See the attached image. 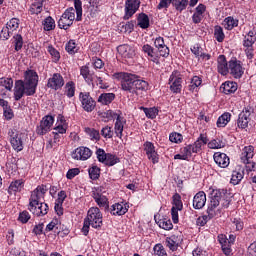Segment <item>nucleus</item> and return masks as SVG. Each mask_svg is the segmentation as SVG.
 Segmentation results:
<instances>
[{"mask_svg": "<svg viewBox=\"0 0 256 256\" xmlns=\"http://www.w3.org/2000/svg\"><path fill=\"white\" fill-rule=\"evenodd\" d=\"M39 84V75L35 70H27L24 73V80H17L14 87V99L20 101L23 95L27 97L33 96L37 93V85Z\"/></svg>", "mask_w": 256, "mask_h": 256, "instance_id": "nucleus-1", "label": "nucleus"}, {"mask_svg": "<svg viewBox=\"0 0 256 256\" xmlns=\"http://www.w3.org/2000/svg\"><path fill=\"white\" fill-rule=\"evenodd\" d=\"M45 193H47V186L45 185L37 186V188L31 192L28 210L33 215H36V217L47 215L49 211V205L43 202Z\"/></svg>", "mask_w": 256, "mask_h": 256, "instance_id": "nucleus-2", "label": "nucleus"}, {"mask_svg": "<svg viewBox=\"0 0 256 256\" xmlns=\"http://www.w3.org/2000/svg\"><path fill=\"white\" fill-rule=\"evenodd\" d=\"M74 7L75 9L73 7L66 9L62 14L58 20L59 29H69V27L73 25V21H75V13L76 21L83 19V2H81V0H74Z\"/></svg>", "mask_w": 256, "mask_h": 256, "instance_id": "nucleus-3", "label": "nucleus"}, {"mask_svg": "<svg viewBox=\"0 0 256 256\" xmlns=\"http://www.w3.org/2000/svg\"><path fill=\"white\" fill-rule=\"evenodd\" d=\"M89 227H93V229H101L103 227V213L97 207L89 208L82 227L83 235H89Z\"/></svg>", "mask_w": 256, "mask_h": 256, "instance_id": "nucleus-4", "label": "nucleus"}, {"mask_svg": "<svg viewBox=\"0 0 256 256\" xmlns=\"http://www.w3.org/2000/svg\"><path fill=\"white\" fill-rule=\"evenodd\" d=\"M116 77L120 80L122 91H126V93L135 94L136 75L126 72H120L116 74Z\"/></svg>", "mask_w": 256, "mask_h": 256, "instance_id": "nucleus-5", "label": "nucleus"}, {"mask_svg": "<svg viewBox=\"0 0 256 256\" xmlns=\"http://www.w3.org/2000/svg\"><path fill=\"white\" fill-rule=\"evenodd\" d=\"M107 115L109 117L113 118L115 120L114 124V133L118 139H123V129H125V125H127V119L121 115V112H115L112 110H109L107 112Z\"/></svg>", "mask_w": 256, "mask_h": 256, "instance_id": "nucleus-6", "label": "nucleus"}, {"mask_svg": "<svg viewBox=\"0 0 256 256\" xmlns=\"http://www.w3.org/2000/svg\"><path fill=\"white\" fill-rule=\"evenodd\" d=\"M253 157H255V147L251 145L244 147L240 159L246 165V171L248 172L255 171L256 169V163L253 162Z\"/></svg>", "mask_w": 256, "mask_h": 256, "instance_id": "nucleus-7", "label": "nucleus"}, {"mask_svg": "<svg viewBox=\"0 0 256 256\" xmlns=\"http://www.w3.org/2000/svg\"><path fill=\"white\" fill-rule=\"evenodd\" d=\"M168 85L172 93H181L183 89V77L181 76V72L174 70L169 77Z\"/></svg>", "mask_w": 256, "mask_h": 256, "instance_id": "nucleus-8", "label": "nucleus"}, {"mask_svg": "<svg viewBox=\"0 0 256 256\" xmlns=\"http://www.w3.org/2000/svg\"><path fill=\"white\" fill-rule=\"evenodd\" d=\"M229 68L228 73L233 76L234 79H241L245 73V68H243V63L237 58H231L228 62Z\"/></svg>", "mask_w": 256, "mask_h": 256, "instance_id": "nucleus-9", "label": "nucleus"}, {"mask_svg": "<svg viewBox=\"0 0 256 256\" xmlns=\"http://www.w3.org/2000/svg\"><path fill=\"white\" fill-rule=\"evenodd\" d=\"M97 159L100 163L107 165V167H113L119 163V157L111 153H105V150L99 148L96 151Z\"/></svg>", "mask_w": 256, "mask_h": 256, "instance_id": "nucleus-10", "label": "nucleus"}, {"mask_svg": "<svg viewBox=\"0 0 256 256\" xmlns=\"http://www.w3.org/2000/svg\"><path fill=\"white\" fill-rule=\"evenodd\" d=\"M117 51L126 63H133V59H135V55H137L135 47L129 44L118 46Z\"/></svg>", "mask_w": 256, "mask_h": 256, "instance_id": "nucleus-11", "label": "nucleus"}, {"mask_svg": "<svg viewBox=\"0 0 256 256\" xmlns=\"http://www.w3.org/2000/svg\"><path fill=\"white\" fill-rule=\"evenodd\" d=\"M53 123H55V118L51 115L45 116L41 122L40 125L36 129V133L38 135H45L51 131V127H53Z\"/></svg>", "mask_w": 256, "mask_h": 256, "instance_id": "nucleus-12", "label": "nucleus"}, {"mask_svg": "<svg viewBox=\"0 0 256 256\" xmlns=\"http://www.w3.org/2000/svg\"><path fill=\"white\" fill-rule=\"evenodd\" d=\"M8 134L10 135L12 149L17 151V153H19V151H23V134L15 130H10Z\"/></svg>", "mask_w": 256, "mask_h": 256, "instance_id": "nucleus-13", "label": "nucleus"}, {"mask_svg": "<svg viewBox=\"0 0 256 256\" xmlns=\"http://www.w3.org/2000/svg\"><path fill=\"white\" fill-rule=\"evenodd\" d=\"M144 151L146 153L147 159L152 161L153 165L159 163V154L155 149V144L153 142L146 141L143 145Z\"/></svg>", "mask_w": 256, "mask_h": 256, "instance_id": "nucleus-14", "label": "nucleus"}, {"mask_svg": "<svg viewBox=\"0 0 256 256\" xmlns=\"http://www.w3.org/2000/svg\"><path fill=\"white\" fill-rule=\"evenodd\" d=\"M79 99L82 103L84 111H87V113H91V111L95 109V100H93L88 92H80Z\"/></svg>", "mask_w": 256, "mask_h": 256, "instance_id": "nucleus-15", "label": "nucleus"}, {"mask_svg": "<svg viewBox=\"0 0 256 256\" xmlns=\"http://www.w3.org/2000/svg\"><path fill=\"white\" fill-rule=\"evenodd\" d=\"M63 85H65V79L60 73H54L47 82L48 89H53L54 91H59Z\"/></svg>", "mask_w": 256, "mask_h": 256, "instance_id": "nucleus-16", "label": "nucleus"}, {"mask_svg": "<svg viewBox=\"0 0 256 256\" xmlns=\"http://www.w3.org/2000/svg\"><path fill=\"white\" fill-rule=\"evenodd\" d=\"M141 0H126L124 19H131L139 9Z\"/></svg>", "mask_w": 256, "mask_h": 256, "instance_id": "nucleus-17", "label": "nucleus"}, {"mask_svg": "<svg viewBox=\"0 0 256 256\" xmlns=\"http://www.w3.org/2000/svg\"><path fill=\"white\" fill-rule=\"evenodd\" d=\"M142 52L144 55H146L148 61H152V63H156V65H159V59L161 55L159 54L158 50H155L153 46L149 44H144L142 46Z\"/></svg>", "mask_w": 256, "mask_h": 256, "instance_id": "nucleus-18", "label": "nucleus"}, {"mask_svg": "<svg viewBox=\"0 0 256 256\" xmlns=\"http://www.w3.org/2000/svg\"><path fill=\"white\" fill-rule=\"evenodd\" d=\"M249 121H251V108L246 107L238 116L237 125L239 129H247Z\"/></svg>", "mask_w": 256, "mask_h": 256, "instance_id": "nucleus-19", "label": "nucleus"}, {"mask_svg": "<svg viewBox=\"0 0 256 256\" xmlns=\"http://www.w3.org/2000/svg\"><path fill=\"white\" fill-rule=\"evenodd\" d=\"M191 53L200 61L201 63L209 61L211 59V54L203 52V47L201 44L196 43L190 48Z\"/></svg>", "mask_w": 256, "mask_h": 256, "instance_id": "nucleus-20", "label": "nucleus"}, {"mask_svg": "<svg viewBox=\"0 0 256 256\" xmlns=\"http://www.w3.org/2000/svg\"><path fill=\"white\" fill-rule=\"evenodd\" d=\"M93 155L91 149L87 147H78L72 153V159H77V161H87Z\"/></svg>", "mask_w": 256, "mask_h": 256, "instance_id": "nucleus-21", "label": "nucleus"}, {"mask_svg": "<svg viewBox=\"0 0 256 256\" xmlns=\"http://www.w3.org/2000/svg\"><path fill=\"white\" fill-rule=\"evenodd\" d=\"M154 46L157 48V51L160 55V57H169V47L165 45V39L161 36H158L154 39Z\"/></svg>", "mask_w": 256, "mask_h": 256, "instance_id": "nucleus-22", "label": "nucleus"}, {"mask_svg": "<svg viewBox=\"0 0 256 256\" xmlns=\"http://www.w3.org/2000/svg\"><path fill=\"white\" fill-rule=\"evenodd\" d=\"M195 153L191 144L180 148V153L174 156V159H180V161H189L190 157Z\"/></svg>", "mask_w": 256, "mask_h": 256, "instance_id": "nucleus-23", "label": "nucleus"}, {"mask_svg": "<svg viewBox=\"0 0 256 256\" xmlns=\"http://www.w3.org/2000/svg\"><path fill=\"white\" fill-rule=\"evenodd\" d=\"M69 125L67 124V120H65V116L59 114L57 116L56 126L54 127V132L59 133L60 135H65L67 133V128Z\"/></svg>", "mask_w": 256, "mask_h": 256, "instance_id": "nucleus-24", "label": "nucleus"}, {"mask_svg": "<svg viewBox=\"0 0 256 256\" xmlns=\"http://www.w3.org/2000/svg\"><path fill=\"white\" fill-rule=\"evenodd\" d=\"M214 161L218 167H221V169H226V167H229L230 159L225 153L215 152Z\"/></svg>", "mask_w": 256, "mask_h": 256, "instance_id": "nucleus-25", "label": "nucleus"}, {"mask_svg": "<svg viewBox=\"0 0 256 256\" xmlns=\"http://www.w3.org/2000/svg\"><path fill=\"white\" fill-rule=\"evenodd\" d=\"M92 197L94 201L97 203L100 207H109V200L107 199V196L101 194L100 189H95L92 192Z\"/></svg>", "mask_w": 256, "mask_h": 256, "instance_id": "nucleus-26", "label": "nucleus"}, {"mask_svg": "<svg viewBox=\"0 0 256 256\" xmlns=\"http://www.w3.org/2000/svg\"><path fill=\"white\" fill-rule=\"evenodd\" d=\"M207 203V195L203 191H199L193 198L194 209H203Z\"/></svg>", "mask_w": 256, "mask_h": 256, "instance_id": "nucleus-27", "label": "nucleus"}, {"mask_svg": "<svg viewBox=\"0 0 256 256\" xmlns=\"http://www.w3.org/2000/svg\"><path fill=\"white\" fill-rule=\"evenodd\" d=\"M129 211V205L126 203H115L110 207L111 215H125Z\"/></svg>", "mask_w": 256, "mask_h": 256, "instance_id": "nucleus-28", "label": "nucleus"}, {"mask_svg": "<svg viewBox=\"0 0 256 256\" xmlns=\"http://www.w3.org/2000/svg\"><path fill=\"white\" fill-rule=\"evenodd\" d=\"M208 143L209 138H207V134H200L197 140L193 144H191L192 149H194V153H201L204 145H207Z\"/></svg>", "mask_w": 256, "mask_h": 256, "instance_id": "nucleus-29", "label": "nucleus"}, {"mask_svg": "<svg viewBox=\"0 0 256 256\" xmlns=\"http://www.w3.org/2000/svg\"><path fill=\"white\" fill-rule=\"evenodd\" d=\"M217 69L220 75H227L229 73V62H227L225 55L218 56Z\"/></svg>", "mask_w": 256, "mask_h": 256, "instance_id": "nucleus-30", "label": "nucleus"}, {"mask_svg": "<svg viewBox=\"0 0 256 256\" xmlns=\"http://www.w3.org/2000/svg\"><path fill=\"white\" fill-rule=\"evenodd\" d=\"M80 75L83 77L84 81L88 83V85H93L95 81V74L91 73L88 66H82L80 68Z\"/></svg>", "mask_w": 256, "mask_h": 256, "instance_id": "nucleus-31", "label": "nucleus"}, {"mask_svg": "<svg viewBox=\"0 0 256 256\" xmlns=\"http://www.w3.org/2000/svg\"><path fill=\"white\" fill-rule=\"evenodd\" d=\"M243 177H245V172L243 168L238 167L232 172L230 183H232V185H239V183L243 181Z\"/></svg>", "mask_w": 256, "mask_h": 256, "instance_id": "nucleus-32", "label": "nucleus"}, {"mask_svg": "<svg viewBox=\"0 0 256 256\" xmlns=\"http://www.w3.org/2000/svg\"><path fill=\"white\" fill-rule=\"evenodd\" d=\"M222 25L227 31H233L235 27H239V19L234 18L233 16H228L223 20Z\"/></svg>", "mask_w": 256, "mask_h": 256, "instance_id": "nucleus-33", "label": "nucleus"}, {"mask_svg": "<svg viewBox=\"0 0 256 256\" xmlns=\"http://www.w3.org/2000/svg\"><path fill=\"white\" fill-rule=\"evenodd\" d=\"M23 187H25V180L24 179H18L15 181H12L8 191L9 193H19L23 191Z\"/></svg>", "mask_w": 256, "mask_h": 256, "instance_id": "nucleus-34", "label": "nucleus"}, {"mask_svg": "<svg viewBox=\"0 0 256 256\" xmlns=\"http://www.w3.org/2000/svg\"><path fill=\"white\" fill-rule=\"evenodd\" d=\"M179 236L172 235L166 238V247L170 249V251H177L179 249Z\"/></svg>", "mask_w": 256, "mask_h": 256, "instance_id": "nucleus-35", "label": "nucleus"}, {"mask_svg": "<svg viewBox=\"0 0 256 256\" xmlns=\"http://www.w3.org/2000/svg\"><path fill=\"white\" fill-rule=\"evenodd\" d=\"M137 25L140 29H149L150 21L149 16L145 13H140L137 16Z\"/></svg>", "mask_w": 256, "mask_h": 256, "instance_id": "nucleus-36", "label": "nucleus"}, {"mask_svg": "<svg viewBox=\"0 0 256 256\" xmlns=\"http://www.w3.org/2000/svg\"><path fill=\"white\" fill-rule=\"evenodd\" d=\"M203 80L199 76H194L191 79L190 84L188 85V90H190L191 93H199V86L202 85Z\"/></svg>", "mask_w": 256, "mask_h": 256, "instance_id": "nucleus-37", "label": "nucleus"}, {"mask_svg": "<svg viewBox=\"0 0 256 256\" xmlns=\"http://www.w3.org/2000/svg\"><path fill=\"white\" fill-rule=\"evenodd\" d=\"M221 89L225 95H231L237 91V83L227 81L222 84Z\"/></svg>", "mask_w": 256, "mask_h": 256, "instance_id": "nucleus-38", "label": "nucleus"}, {"mask_svg": "<svg viewBox=\"0 0 256 256\" xmlns=\"http://www.w3.org/2000/svg\"><path fill=\"white\" fill-rule=\"evenodd\" d=\"M255 41H256V32L253 30H250L248 34L244 37L243 47H253V45H255Z\"/></svg>", "mask_w": 256, "mask_h": 256, "instance_id": "nucleus-39", "label": "nucleus"}, {"mask_svg": "<svg viewBox=\"0 0 256 256\" xmlns=\"http://www.w3.org/2000/svg\"><path fill=\"white\" fill-rule=\"evenodd\" d=\"M75 91H76L75 82L68 81L64 86V95H66L68 99H71L72 97H75Z\"/></svg>", "mask_w": 256, "mask_h": 256, "instance_id": "nucleus-40", "label": "nucleus"}, {"mask_svg": "<svg viewBox=\"0 0 256 256\" xmlns=\"http://www.w3.org/2000/svg\"><path fill=\"white\" fill-rule=\"evenodd\" d=\"M219 204L215 201H210V204L208 205L207 213L209 219H213V217H216V215H219Z\"/></svg>", "mask_w": 256, "mask_h": 256, "instance_id": "nucleus-41", "label": "nucleus"}, {"mask_svg": "<svg viewBox=\"0 0 256 256\" xmlns=\"http://www.w3.org/2000/svg\"><path fill=\"white\" fill-rule=\"evenodd\" d=\"M189 5V0H172V6L179 12L183 13Z\"/></svg>", "mask_w": 256, "mask_h": 256, "instance_id": "nucleus-42", "label": "nucleus"}, {"mask_svg": "<svg viewBox=\"0 0 256 256\" xmlns=\"http://www.w3.org/2000/svg\"><path fill=\"white\" fill-rule=\"evenodd\" d=\"M134 87L135 93H137V91H147L149 89V83L145 80H140L139 77L136 76Z\"/></svg>", "mask_w": 256, "mask_h": 256, "instance_id": "nucleus-43", "label": "nucleus"}, {"mask_svg": "<svg viewBox=\"0 0 256 256\" xmlns=\"http://www.w3.org/2000/svg\"><path fill=\"white\" fill-rule=\"evenodd\" d=\"M115 99V95L113 93H103L98 98V103H102V105H109V103H113Z\"/></svg>", "mask_w": 256, "mask_h": 256, "instance_id": "nucleus-44", "label": "nucleus"}, {"mask_svg": "<svg viewBox=\"0 0 256 256\" xmlns=\"http://www.w3.org/2000/svg\"><path fill=\"white\" fill-rule=\"evenodd\" d=\"M46 51L51 55L53 63H57L59 59H61V54L55 49V47H53V45H48L46 47Z\"/></svg>", "mask_w": 256, "mask_h": 256, "instance_id": "nucleus-45", "label": "nucleus"}, {"mask_svg": "<svg viewBox=\"0 0 256 256\" xmlns=\"http://www.w3.org/2000/svg\"><path fill=\"white\" fill-rule=\"evenodd\" d=\"M12 44L14 45L15 51H21V49H23V36H21V34L14 35Z\"/></svg>", "mask_w": 256, "mask_h": 256, "instance_id": "nucleus-46", "label": "nucleus"}, {"mask_svg": "<svg viewBox=\"0 0 256 256\" xmlns=\"http://www.w3.org/2000/svg\"><path fill=\"white\" fill-rule=\"evenodd\" d=\"M214 37L218 43H223V41H225V32H223V27L219 25L214 27Z\"/></svg>", "mask_w": 256, "mask_h": 256, "instance_id": "nucleus-47", "label": "nucleus"}, {"mask_svg": "<svg viewBox=\"0 0 256 256\" xmlns=\"http://www.w3.org/2000/svg\"><path fill=\"white\" fill-rule=\"evenodd\" d=\"M88 173H89L90 179L95 181L96 179H99L101 175V168H99V166L97 165H92V167L89 168Z\"/></svg>", "mask_w": 256, "mask_h": 256, "instance_id": "nucleus-48", "label": "nucleus"}, {"mask_svg": "<svg viewBox=\"0 0 256 256\" xmlns=\"http://www.w3.org/2000/svg\"><path fill=\"white\" fill-rule=\"evenodd\" d=\"M230 121H231V114L224 113L218 118L216 125L217 127H225L227 123H229Z\"/></svg>", "mask_w": 256, "mask_h": 256, "instance_id": "nucleus-49", "label": "nucleus"}, {"mask_svg": "<svg viewBox=\"0 0 256 256\" xmlns=\"http://www.w3.org/2000/svg\"><path fill=\"white\" fill-rule=\"evenodd\" d=\"M157 224L161 229H164L165 231H171L173 229V223L171 222L170 219L167 218H162L160 219Z\"/></svg>", "mask_w": 256, "mask_h": 256, "instance_id": "nucleus-50", "label": "nucleus"}, {"mask_svg": "<svg viewBox=\"0 0 256 256\" xmlns=\"http://www.w3.org/2000/svg\"><path fill=\"white\" fill-rule=\"evenodd\" d=\"M42 25L44 27V31H53V29H55V20L53 19V17L48 16L47 18H45Z\"/></svg>", "mask_w": 256, "mask_h": 256, "instance_id": "nucleus-51", "label": "nucleus"}, {"mask_svg": "<svg viewBox=\"0 0 256 256\" xmlns=\"http://www.w3.org/2000/svg\"><path fill=\"white\" fill-rule=\"evenodd\" d=\"M225 147V142H223L221 139L216 138L208 142V148L209 149H223Z\"/></svg>", "mask_w": 256, "mask_h": 256, "instance_id": "nucleus-52", "label": "nucleus"}, {"mask_svg": "<svg viewBox=\"0 0 256 256\" xmlns=\"http://www.w3.org/2000/svg\"><path fill=\"white\" fill-rule=\"evenodd\" d=\"M85 133L90 137L92 141H99V139H101L99 131H97L95 128H86Z\"/></svg>", "mask_w": 256, "mask_h": 256, "instance_id": "nucleus-53", "label": "nucleus"}, {"mask_svg": "<svg viewBox=\"0 0 256 256\" xmlns=\"http://www.w3.org/2000/svg\"><path fill=\"white\" fill-rule=\"evenodd\" d=\"M141 109L144 111V113H145L146 117H148V119H155V117H157V115H159V110L155 107H153V108L142 107Z\"/></svg>", "mask_w": 256, "mask_h": 256, "instance_id": "nucleus-54", "label": "nucleus"}, {"mask_svg": "<svg viewBox=\"0 0 256 256\" xmlns=\"http://www.w3.org/2000/svg\"><path fill=\"white\" fill-rule=\"evenodd\" d=\"M169 141H171V143H176L177 145H179V143H183V134L179 132H171L169 135Z\"/></svg>", "mask_w": 256, "mask_h": 256, "instance_id": "nucleus-55", "label": "nucleus"}, {"mask_svg": "<svg viewBox=\"0 0 256 256\" xmlns=\"http://www.w3.org/2000/svg\"><path fill=\"white\" fill-rule=\"evenodd\" d=\"M221 199H223V193L221 192V190H212L211 194H210V201H215L216 204L219 205V203L221 202Z\"/></svg>", "mask_w": 256, "mask_h": 256, "instance_id": "nucleus-56", "label": "nucleus"}, {"mask_svg": "<svg viewBox=\"0 0 256 256\" xmlns=\"http://www.w3.org/2000/svg\"><path fill=\"white\" fill-rule=\"evenodd\" d=\"M172 199H173L172 209L182 210L183 209V201H181V195L176 193L173 195Z\"/></svg>", "mask_w": 256, "mask_h": 256, "instance_id": "nucleus-57", "label": "nucleus"}, {"mask_svg": "<svg viewBox=\"0 0 256 256\" xmlns=\"http://www.w3.org/2000/svg\"><path fill=\"white\" fill-rule=\"evenodd\" d=\"M19 23V19L12 18L7 22L6 27L13 33L14 31H17V29H19Z\"/></svg>", "mask_w": 256, "mask_h": 256, "instance_id": "nucleus-58", "label": "nucleus"}, {"mask_svg": "<svg viewBox=\"0 0 256 256\" xmlns=\"http://www.w3.org/2000/svg\"><path fill=\"white\" fill-rule=\"evenodd\" d=\"M231 227L234 231H243V220H241V218H234L232 220Z\"/></svg>", "mask_w": 256, "mask_h": 256, "instance_id": "nucleus-59", "label": "nucleus"}, {"mask_svg": "<svg viewBox=\"0 0 256 256\" xmlns=\"http://www.w3.org/2000/svg\"><path fill=\"white\" fill-rule=\"evenodd\" d=\"M0 87H5L8 91L13 89V79L11 78H0Z\"/></svg>", "mask_w": 256, "mask_h": 256, "instance_id": "nucleus-60", "label": "nucleus"}, {"mask_svg": "<svg viewBox=\"0 0 256 256\" xmlns=\"http://www.w3.org/2000/svg\"><path fill=\"white\" fill-rule=\"evenodd\" d=\"M113 128L111 126H105L101 130V135L104 137V139H113Z\"/></svg>", "mask_w": 256, "mask_h": 256, "instance_id": "nucleus-61", "label": "nucleus"}, {"mask_svg": "<svg viewBox=\"0 0 256 256\" xmlns=\"http://www.w3.org/2000/svg\"><path fill=\"white\" fill-rule=\"evenodd\" d=\"M154 256H167V251H165V247L163 244H156L153 248Z\"/></svg>", "mask_w": 256, "mask_h": 256, "instance_id": "nucleus-62", "label": "nucleus"}, {"mask_svg": "<svg viewBox=\"0 0 256 256\" xmlns=\"http://www.w3.org/2000/svg\"><path fill=\"white\" fill-rule=\"evenodd\" d=\"M41 11H43V4H40L37 2L32 3V5L30 7L31 15H39V13H41Z\"/></svg>", "mask_w": 256, "mask_h": 256, "instance_id": "nucleus-63", "label": "nucleus"}, {"mask_svg": "<svg viewBox=\"0 0 256 256\" xmlns=\"http://www.w3.org/2000/svg\"><path fill=\"white\" fill-rule=\"evenodd\" d=\"M77 43H75V40H70L67 44H66V51L68 53H70L71 55L77 53Z\"/></svg>", "mask_w": 256, "mask_h": 256, "instance_id": "nucleus-64", "label": "nucleus"}]
</instances>
